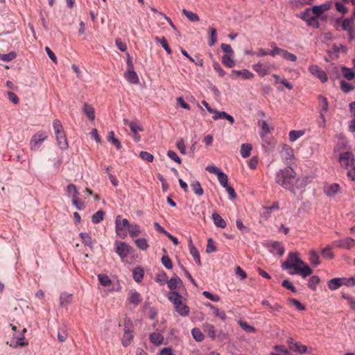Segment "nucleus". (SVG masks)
I'll use <instances>...</instances> for the list:
<instances>
[{
	"mask_svg": "<svg viewBox=\"0 0 355 355\" xmlns=\"http://www.w3.org/2000/svg\"><path fill=\"white\" fill-rule=\"evenodd\" d=\"M275 180L277 184L293 193L295 189H302L306 185V178L297 177L291 166L279 169L276 173Z\"/></svg>",
	"mask_w": 355,
	"mask_h": 355,
	"instance_id": "f257e3e1",
	"label": "nucleus"
},
{
	"mask_svg": "<svg viewBox=\"0 0 355 355\" xmlns=\"http://www.w3.org/2000/svg\"><path fill=\"white\" fill-rule=\"evenodd\" d=\"M282 268L288 270V274L291 275H300L304 279L313 272L312 269L300 258L297 252H289Z\"/></svg>",
	"mask_w": 355,
	"mask_h": 355,
	"instance_id": "f03ea898",
	"label": "nucleus"
},
{
	"mask_svg": "<svg viewBox=\"0 0 355 355\" xmlns=\"http://www.w3.org/2000/svg\"><path fill=\"white\" fill-rule=\"evenodd\" d=\"M167 297L174 306L175 311L182 317H187L189 315L190 309L187 305V299L180 295L178 291H169Z\"/></svg>",
	"mask_w": 355,
	"mask_h": 355,
	"instance_id": "7ed1b4c3",
	"label": "nucleus"
},
{
	"mask_svg": "<svg viewBox=\"0 0 355 355\" xmlns=\"http://www.w3.org/2000/svg\"><path fill=\"white\" fill-rule=\"evenodd\" d=\"M297 17L306 21L309 26H312L315 28H320V23L318 20L315 19L314 14L311 12V7L306 8L304 11L299 14Z\"/></svg>",
	"mask_w": 355,
	"mask_h": 355,
	"instance_id": "20e7f679",
	"label": "nucleus"
},
{
	"mask_svg": "<svg viewBox=\"0 0 355 355\" xmlns=\"http://www.w3.org/2000/svg\"><path fill=\"white\" fill-rule=\"evenodd\" d=\"M115 224L116 234L121 238H125L127 236L125 230H129L130 226L131 225L128 220L126 218L121 220V216L118 215L115 219Z\"/></svg>",
	"mask_w": 355,
	"mask_h": 355,
	"instance_id": "39448f33",
	"label": "nucleus"
},
{
	"mask_svg": "<svg viewBox=\"0 0 355 355\" xmlns=\"http://www.w3.org/2000/svg\"><path fill=\"white\" fill-rule=\"evenodd\" d=\"M46 138L47 135L46 132H37L30 140V149L33 151L38 150Z\"/></svg>",
	"mask_w": 355,
	"mask_h": 355,
	"instance_id": "423d86ee",
	"label": "nucleus"
},
{
	"mask_svg": "<svg viewBox=\"0 0 355 355\" xmlns=\"http://www.w3.org/2000/svg\"><path fill=\"white\" fill-rule=\"evenodd\" d=\"M342 189L338 183H327L325 182L323 187L324 193L329 198H334L335 196L340 193Z\"/></svg>",
	"mask_w": 355,
	"mask_h": 355,
	"instance_id": "0eeeda50",
	"label": "nucleus"
},
{
	"mask_svg": "<svg viewBox=\"0 0 355 355\" xmlns=\"http://www.w3.org/2000/svg\"><path fill=\"white\" fill-rule=\"evenodd\" d=\"M131 249V246L125 242H115V251L122 259H124L128 257Z\"/></svg>",
	"mask_w": 355,
	"mask_h": 355,
	"instance_id": "6e6552de",
	"label": "nucleus"
},
{
	"mask_svg": "<svg viewBox=\"0 0 355 355\" xmlns=\"http://www.w3.org/2000/svg\"><path fill=\"white\" fill-rule=\"evenodd\" d=\"M342 30L348 33L350 41L355 40V28H354L353 18L345 19L341 23Z\"/></svg>",
	"mask_w": 355,
	"mask_h": 355,
	"instance_id": "1a4fd4ad",
	"label": "nucleus"
},
{
	"mask_svg": "<svg viewBox=\"0 0 355 355\" xmlns=\"http://www.w3.org/2000/svg\"><path fill=\"white\" fill-rule=\"evenodd\" d=\"M308 69L313 76L318 78L322 83L327 82L328 77L326 72L318 65L311 64L309 66Z\"/></svg>",
	"mask_w": 355,
	"mask_h": 355,
	"instance_id": "9d476101",
	"label": "nucleus"
},
{
	"mask_svg": "<svg viewBox=\"0 0 355 355\" xmlns=\"http://www.w3.org/2000/svg\"><path fill=\"white\" fill-rule=\"evenodd\" d=\"M26 332V329L24 328L21 333H15L13 335V338L11 341L10 346L17 347L18 346L24 347L28 345V342L25 338L24 333Z\"/></svg>",
	"mask_w": 355,
	"mask_h": 355,
	"instance_id": "9b49d317",
	"label": "nucleus"
},
{
	"mask_svg": "<svg viewBox=\"0 0 355 355\" xmlns=\"http://www.w3.org/2000/svg\"><path fill=\"white\" fill-rule=\"evenodd\" d=\"M287 343L289 349L294 352L302 354L306 353L307 351L306 346L302 345L300 342L295 341L292 338H288Z\"/></svg>",
	"mask_w": 355,
	"mask_h": 355,
	"instance_id": "f8f14e48",
	"label": "nucleus"
},
{
	"mask_svg": "<svg viewBox=\"0 0 355 355\" xmlns=\"http://www.w3.org/2000/svg\"><path fill=\"white\" fill-rule=\"evenodd\" d=\"M280 155L285 164H291L293 163L292 161L294 159L295 157L293 150L291 147L288 145H284L280 152Z\"/></svg>",
	"mask_w": 355,
	"mask_h": 355,
	"instance_id": "ddd939ff",
	"label": "nucleus"
},
{
	"mask_svg": "<svg viewBox=\"0 0 355 355\" xmlns=\"http://www.w3.org/2000/svg\"><path fill=\"white\" fill-rule=\"evenodd\" d=\"M333 245L340 248L349 250L355 245V240L351 237L339 239L333 242Z\"/></svg>",
	"mask_w": 355,
	"mask_h": 355,
	"instance_id": "4468645a",
	"label": "nucleus"
},
{
	"mask_svg": "<svg viewBox=\"0 0 355 355\" xmlns=\"http://www.w3.org/2000/svg\"><path fill=\"white\" fill-rule=\"evenodd\" d=\"M125 78L131 84H138L139 79L137 73L134 71L132 63L128 61V69L125 73Z\"/></svg>",
	"mask_w": 355,
	"mask_h": 355,
	"instance_id": "2eb2a0df",
	"label": "nucleus"
},
{
	"mask_svg": "<svg viewBox=\"0 0 355 355\" xmlns=\"http://www.w3.org/2000/svg\"><path fill=\"white\" fill-rule=\"evenodd\" d=\"M339 161L346 167L352 166L354 162V155L349 151L342 153L340 154Z\"/></svg>",
	"mask_w": 355,
	"mask_h": 355,
	"instance_id": "dca6fc26",
	"label": "nucleus"
},
{
	"mask_svg": "<svg viewBox=\"0 0 355 355\" xmlns=\"http://www.w3.org/2000/svg\"><path fill=\"white\" fill-rule=\"evenodd\" d=\"M270 64L263 65L262 63L259 62L257 64H253L252 67L253 70L256 71L259 76L263 77L270 73Z\"/></svg>",
	"mask_w": 355,
	"mask_h": 355,
	"instance_id": "f3484780",
	"label": "nucleus"
},
{
	"mask_svg": "<svg viewBox=\"0 0 355 355\" xmlns=\"http://www.w3.org/2000/svg\"><path fill=\"white\" fill-rule=\"evenodd\" d=\"M311 12L314 14V16L317 20H318L319 17L325 11L329 10L330 5L329 3H323L321 5L314 6L311 7Z\"/></svg>",
	"mask_w": 355,
	"mask_h": 355,
	"instance_id": "a211bd4d",
	"label": "nucleus"
},
{
	"mask_svg": "<svg viewBox=\"0 0 355 355\" xmlns=\"http://www.w3.org/2000/svg\"><path fill=\"white\" fill-rule=\"evenodd\" d=\"M232 73L236 78L241 77L244 80H250L254 77V74L246 69H243L242 70L234 69Z\"/></svg>",
	"mask_w": 355,
	"mask_h": 355,
	"instance_id": "6ab92c4d",
	"label": "nucleus"
},
{
	"mask_svg": "<svg viewBox=\"0 0 355 355\" xmlns=\"http://www.w3.org/2000/svg\"><path fill=\"white\" fill-rule=\"evenodd\" d=\"M189 247L191 255L193 257L195 262L198 265L201 266L200 257L198 250L194 246L192 240L190 239L189 242Z\"/></svg>",
	"mask_w": 355,
	"mask_h": 355,
	"instance_id": "aec40b11",
	"label": "nucleus"
},
{
	"mask_svg": "<svg viewBox=\"0 0 355 355\" xmlns=\"http://www.w3.org/2000/svg\"><path fill=\"white\" fill-rule=\"evenodd\" d=\"M124 334L122 338V344L123 346L127 347L130 345L132 339L133 338V335L132 331L129 329L128 325H124Z\"/></svg>",
	"mask_w": 355,
	"mask_h": 355,
	"instance_id": "412c9836",
	"label": "nucleus"
},
{
	"mask_svg": "<svg viewBox=\"0 0 355 355\" xmlns=\"http://www.w3.org/2000/svg\"><path fill=\"white\" fill-rule=\"evenodd\" d=\"M55 137H56L57 144H58V146L62 150L67 149L69 147V145H68V142H67V139L65 133L62 132V134L56 135Z\"/></svg>",
	"mask_w": 355,
	"mask_h": 355,
	"instance_id": "4be33fe9",
	"label": "nucleus"
},
{
	"mask_svg": "<svg viewBox=\"0 0 355 355\" xmlns=\"http://www.w3.org/2000/svg\"><path fill=\"white\" fill-rule=\"evenodd\" d=\"M128 300L130 303L137 306L141 302V297L140 294L137 291H131L128 294Z\"/></svg>",
	"mask_w": 355,
	"mask_h": 355,
	"instance_id": "5701e85b",
	"label": "nucleus"
},
{
	"mask_svg": "<svg viewBox=\"0 0 355 355\" xmlns=\"http://www.w3.org/2000/svg\"><path fill=\"white\" fill-rule=\"evenodd\" d=\"M204 331L207 334L211 339H215L216 337V329L213 324L205 322L202 325Z\"/></svg>",
	"mask_w": 355,
	"mask_h": 355,
	"instance_id": "b1692460",
	"label": "nucleus"
},
{
	"mask_svg": "<svg viewBox=\"0 0 355 355\" xmlns=\"http://www.w3.org/2000/svg\"><path fill=\"white\" fill-rule=\"evenodd\" d=\"M149 339L155 345H160L163 343L164 336L159 333L153 332L150 334Z\"/></svg>",
	"mask_w": 355,
	"mask_h": 355,
	"instance_id": "393cba45",
	"label": "nucleus"
},
{
	"mask_svg": "<svg viewBox=\"0 0 355 355\" xmlns=\"http://www.w3.org/2000/svg\"><path fill=\"white\" fill-rule=\"evenodd\" d=\"M319 105L320 106V113H327L329 111V103L326 97L322 95L318 96Z\"/></svg>",
	"mask_w": 355,
	"mask_h": 355,
	"instance_id": "a878e982",
	"label": "nucleus"
},
{
	"mask_svg": "<svg viewBox=\"0 0 355 355\" xmlns=\"http://www.w3.org/2000/svg\"><path fill=\"white\" fill-rule=\"evenodd\" d=\"M72 294L62 293L60 296V304L61 306H67L71 302Z\"/></svg>",
	"mask_w": 355,
	"mask_h": 355,
	"instance_id": "bb28decb",
	"label": "nucleus"
},
{
	"mask_svg": "<svg viewBox=\"0 0 355 355\" xmlns=\"http://www.w3.org/2000/svg\"><path fill=\"white\" fill-rule=\"evenodd\" d=\"M211 218L214 220V224L220 228H225L226 227L225 220L216 212L212 214Z\"/></svg>",
	"mask_w": 355,
	"mask_h": 355,
	"instance_id": "cd10ccee",
	"label": "nucleus"
},
{
	"mask_svg": "<svg viewBox=\"0 0 355 355\" xmlns=\"http://www.w3.org/2000/svg\"><path fill=\"white\" fill-rule=\"evenodd\" d=\"M83 112L89 120L94 121L95 119V111L92 105L88 103H85L83 105Z\"/></svg>",
	"mask_w": 355,
	"mask_h": 355,
	"instance_id": "c85d7f7f",
	"label": "nucleus"
},
{
	"mask_svg": "<svg viewBox=\"0 0 355 355\" xmlns=\"http://www.w3.org/2000/svg\"><path fill=\"white\" fill-rule=\"evenodd\" d=\"M67 327L65 324H63L58 329V339L60 343H63L67 340Z\"/></svg>",
	"mask_w": 355,
	"mask_h": 355,
	"instance_id": "c756f323",
	"label": "nucleus"
},
{
	"mask_svg": "<svg viewBox=\"0 0 355 355\" xmlns=\"http://www.w3.org/2000/svg\"><path fill=\"white\" fill-rule=\"evenodd\" d=\"M305 134V131L303 130H293L289 132V140L291 142H294L299 138L302 137Z\"/></svg>",
	"mask_w": 355,
	"mask_h": 355,
	"instance_id": "7c9ffc66",
	"label": "nucleus"
},
{
	"mask_svg": "<svg viewBox=\"0 0 355 355\" xmlns=\"http://www.w3.org/2000/svg\"><path fill=\"white\" fill-rule=\"evenodd\" d=\"M178 284H182V280L177 276L171 277L168 282L167 285L170 288V291H177L176 288Z\"/></svg>",
	"mask_w": 355,
	"mask_h": 355,
	"instance_id": "2f4dec72",
	"label": "nucleus"
},
{
	"mask_svg": "<svg viewBox=\"0 0 355 355\" xmlns=\"http://www.w3.org/2000/svg\"><path fill=\"white\" fill-rule=\"evenodd\" d=\"M259 125H261L260 137L261 139H263L270 132V128L266 121H261L259 122Z\"/></svg>",
	"mask_w": 355,
	"mask_h": 355,
	"instance_id": "473e14b6",
	"label": "nucleus"
},
{
	"mask_svg": "<svg viewBox=\"0 0 355 355\" xmlns=\"http://www.w3.org/2000/svg\"><path fill=\"white\" fill-rule=\"evenodd\" d=\"M207 306L210 308V309L213 311V314L216 317L220 318L222 320H225L226 314L224 311H220L216 306L210 303L207 304Z\"/></svg>",
	"mask_w": 355,
	"mask_h": 355,
	"instance_id": "72a5a7b5",
	"label": "nucleus"
},
{
	"mask_svg": "<svg viewBox=\"0 0 355 355\" xmlns=\"http://www.w3.org/2000/svg\"><path fill=\"white\" fill-rule=\"evenodd\" d=\"M341 283L340 277H336L329 280L327 285L330 290L335 291L342 286Z\"/></svg>",
	"mask_w": 355,
	"mask_h": 355,
	"instance_id": "f704fd0d",
	"label": "nucleus"
},
{
	"mask_svg": "<svg viewBox=\"0 0 355 355\" xmlns=\"http://www.w3.org/2000/svg\"><path fill=\"white\" fill-rule=\"evenodd\" d=\"M341 71L343 76L348 80H353L355 78V71L351 69L346 67H342Z\"/></svg>",
	"mask_w": 355,
	"mask_h": 355,
	"instance_id": "c9c22d12",
	"label": "nucleus"
},
{
	"mask_svg": "<svg viewBox=\"0 0 355 355\" xmlns=\"http://www.w3.org/2000/svg\"><path fill=\"white\" fill-rule=\"evenodd\" d=\"M144 275V271L141 267L135 268L132 271L133 279L137 282H140Z\"/></svg>",
	"mask_w": 355,
	"mask_h": 355,
	"instance_id": "e433bc0d",
	"label": "nucleus"
},
{
	"mask_svg": "<svg viewBox=\"0 0 355 355\" xmlns=\"http://www.w3.org/2000/svg\"><path fill=\"white\" fill-rule=\"evenodd\" d=\"M252 147L250 144H243L241 146V155L243 158H247L250 155Z\"/></svg>",
	"mask_w": 355,
	"mask_h": 355,
	"instance_id": "4c0bfd02",
	"label": "nucleus"
},
{
	"mask_svg": "<svg viewBox=\"0 0 355 355\" xmlns=\"http://www.w3.org/2000/svg\"><path fill=\"white\" fill-rule=\"evenodd\" d=\"M155 40L162 45V46L166 51L167 54L171 55L172 53V50L170 48V46H168L167 41L164 37H155Z\"/></svg>",
	"mask_w": 355,
	"mask_h": 355,
	"instance_id": "58836bf2",
	"label": "nucleus"
},
{
	"mask_svg": "<svg viewBox=\"0 0 355 355\" xmlns=\"http://www.w3.org/2000/svg\"><path fill=\"white\" fill-rule=\"evenodd\" d=\"M340 89L345 94H348L354 90V87L349 83L346 82L344 80L340 81Z\"/></svg>",
	"mask_w": 355,
	"mask_h": 355,
	"instance_id": "ea45409f",
	"label": "nucleus"
},
{
	"mask_svg": "<svg viewBox=\"0 0 355 355\" xmlns=\"http://www.w3.org/2000/svg\"><path fill=\"white\" fill-rule=\"evenodd\" d=\"M191 334L193 339L198 342H201L204 340L205 336L200 329L195 327L191 330Z\"/></svg>",
	"mask_w": 355,
	"mask_h": 355,
	"instance_id": "a19ab883",
	"label": "nucleus"
},
{
	"mask_svg": "<svg viewBox=\"0 0 355 355\" xmlns=\"http://www.w3.org/2000/svg\"><path fill=\"white\" fill-rule=\"evenodd\" d=\"M80 237L82 240V242L85 245L89 246V248H92L93 246V241L89 236V234L86 232H81L80 234Z\"/></svg>",
	"mask_w": 355,
	"mask_h": 355,
	"instance_id": "79ce46f5",
	"label": "nucleus"
},
{
	"mask_svg": "<svg viewBox=\"0 0 355 355\" xmlns=\"http://www.w3.org/2000/svg\"><path fill=\"white\" fill-rule=\"evenodd\" d=\"M182 12L190 21L196 22L200 20L198 15L192 11H189L184 8L182 10Z\"/></svg>",
	"mask_w": 355,
	"mask_h": 355,
	"instance_id": "37998d69",
	"label": "nucleus"
},
{
	"mask_svg": "<svg viewBox=\"0 0 355 355\" xmlns=\"http://www.w3.org/2000/svg\"><path fill=\"white\" fill-rule=\"evenodd\" d=\"M270 248H272V251H277V254L280 256L283 255L284 253V246L277 241H272L270 243Z\"/></svg>",
	"mask_w": 355,
	"mask_h": 355,
	"instance_id": "c03bdc74",
	"label": "nucleus"
},
{
	"mask_svg": "<svg viewBox=\"0 0 355 355\" xmlns=\"http://www.w3.org/2000/svg\"><path fill=\"white\" fill-rule=\"evenodd\" d=\"M128 232L131 237H137L141 233V227L139 225L136 223H132L130 226Z\"/></svg>",
	"mask_w": 355,
	"mask_h": 355,
	"instance_id": "a18cd8bd",
	"label": "nucleus"
},
{
	"mask_svg": "<svg viewBox=\"0 0 355 355\" xmlns=\"http://www.w3.org/2000/svg\"><path fill=\"white\" fill-rule=\"evenodd\" d=\"M191 187L193 192L198 196H202L204 191L201 187L200 182L195 181L191 184Z\"/></svg>",
	"mask_w": 355,
	"mask_h": 355,
	"instance_id": "49530a36",
	"label": "nucleus"
},
{
	"mask_svg": "<svg viewBox=\"0 0 355 355\" xmlns=\"http://www.w3.org/2000/svg\"><path fill=\"white\" fill-rule=\"evenodd\" d=\"M239 326L248 333H255L257 329L254 327L248 324L246 322L239 320L238 322Z\"/></svg>",
	"mask_w": 355,
	"mask_h": 355,
	"instance_id": "de8ad7c7",
	"label": "nucleus"
},
{
	"mask_svg": "<svg viewBox=\"0 0 355 355\" xmlns=\"http://www.w3.org/2000/svg\"><path fill=\"white\" fill-rule=\"evenodd\" d=\"M98 279L99 283L103 286H109L112 284L110 278L105 274H99Z\"/></svg>",
	"mask_w": 355,
	"mask_h": 355,
	"instance_id": "09e8293b",
	"label": "nucleus"
},
{
	"mask_svg": "<svg viewBox=\"0 0 355 355\" xmlns=\"http://www.w3.org/2000/svg\"><path fill=\"white\" fill-rule=\"evenodd\" d=\"M137 247L141 250H146L149 248V245L146 239H138L135 241Z\"/></svg>",
	"mask_w": 355,
	"mask_h": 355,
	"instance_id": "8fccbe9b",
	"label": "nucleus"
},
{
	"mask_svg": "<svg viewBox=\"0 0 355 355\" xmlns=\"http://www.w3.org/2000/svg\"><path fill=\"white\" fill-rule=\"evenodd\" d=\"M309 261L311 264L316 266L320 264V259L317 252L314 250H311L309 252Z\"/></svg>",
	"mask_w": 355,
	"mask_h": 355,
	"instance_id": "3c124183",
	"label": "nucleus"
},
{
	"mask_svg": "<svg viewBox=\"0 0 355 355\" xmlns=\"http://www.w3.org/2000/svg\"><path fill=\"white\" fill-rule=\"evenodd\" d=\"M272 139L271 138H268V135L266 136L263 139H261L262 146L266 150H270L274 148V145L272 143Z\"/></svg>",
	"mask_w": 355,
	"mask_h": 355,
	"instance_id": "603ef678",
	"label": "nucleus"
},
{
	"mask_svg": "<svg viewBox=\"0 0 355 355\" xmlns=\"http://www.w3.org/2000/svg\"><path fill=\"white\" fill-rule=\"evenodd\" d=\"M107 140L110 142H112L118 150L121 148V143L119 140L114 137V132L113 131L109 132L107 135Z\"/></svg>",
	"mask_w": 355,
	"mask_h": 355,
	"instance_id": "864d4df0",
	"label": "nucleus"
},
{
	"mask_svg": "<svg viewBox=\"0 0 355 355\" xmlns=\"http://www.w3.org/2000/svg\"><path fill=\"white\" fill-rule=\"evenodd\" d=\"M105 213L103 210H98L96 211L92 217V221L94 224L99 223L101 220H103Z\"/></svg>",
	"mask_w": 355,
	"mask_h": 355,
	"instance_id": "5fc2aeb1",
	"label": "nucleus"
},
{
	"mask_svg": "<svg viewBox=\"0 0 355 355\" xmlns=\"http://www.w3.org/2000/svg\"><path fill=\"white\" fill-rule=\"evenodd\" d=\"M322 256L325 259H333L334 255L332 252V247L327 245L321 251Z\"/></svg>",
	"mask_w": 355,
	"mask_h": 355,
	"instance_id": "6e6d98bb",
	"label": "nucleus"
},
{
	"mask_svg": "<svg viewBox=\"0 0 355 355\" xmlns=\"http://www.w3.org/2000/svg\"><path fill=\"white\" fill-rule=\"evenodd\" d=\"M66 191L68 196H71L72 198L73 196H78L79 195V191L73 184H69L67 187Z\"/></svg>",
	"mask_w": 355,
	"mask_h": 355,
	"instance_id": "4d7b16f0",
	"label": "nucleus"
},
{
	"mask_svg": "<svg viewBox=\"0 0 355 355\" xmlns=\"http://www.w3.org/2000/svg\"><path fill=\"white\" fill-rule=\"evenodd\" d=\"M271 47H272V50H270V55L274 57L276 55H281L282 56L283 52L285 49L279 48L276 46L275 43L272 42L270 44Z\"/></svg>",
	"mask_w": 355,
	"mask_h": 355,
	"instance_id": "13d9d810",
	"label": "nucleus"
},
{
	"mask_svg": "<svg viewBox=\"0 0 355 355\" xmlns=\"http://www.w3.org/2000/svg\"><path fill=\"white\" fill-rule=\"evenodd\" d=\"M53 130H54L55 135L62 134V132H64L63 130V128L61 124V122L58 119H55L53 121Z\"/></svg>",
	"mask_w": 355,
	"mask_h": 355,
	"instance_id": "bf43d9fd",
	"label": "nucleus"
},
{
	"mask_svg": "<svg viewBox=\"0 0 355 355\" xmlns=\"http://www.w3.org/2000/svg\"><path fill=\"white\" fill-rule=\"evenodd\" d=\"M319 282L320 278L318 276L313 275L309 278L308 281V286L312 290H315Z\"/></svg>",
	"mask_w": 355,
	"mask_h": 355,
	"instance_id": "052dcab7",
	"label": "nucleus"
},
{
	"mask_svg": "<svg viewBox=\"0 0 355 355\" xmlns=\"http://www.w3.org/2000/svg\"><path fill=\"white\" fill-rule=\"evenodd\" d=\"M222 62L225 66H227L229 68L233 67L235 64V62L233 60V59H232V58L227 54H225L222 57Z\"/></svg>",
	"mask_w": 355,
	"mask_h": 355,
	"instance_id": "680f3d73",
	"label": "nucleus"
},
{
	"mask_svg": "<svg viewBox=\"0 0 355 355\" xmlns=\"http://www.w3.org/2000/svg\"><path fill=\"white\" fill-rule=\"evenodd\" d=\"M218 180L221 184L223 187H226L228 185V177L227 175L223 173V171L217 175Z\"/></svg>",
	"mask_w": 355,
	"mask_h": 355,
	"instance_id": "e2e57ef3",
	"label": "nucleus"
},
{
	"mask_svg": "<svg viewBox=\"0 0 355 355\" xmlns=\"http://www.w3.org/2000/svg\"><path fill=\"white\" fill-rule=\"evenodd\" d=\"M217 40L216 30L214 28H210V36L209 40V45L212 46L215 44Z\"/></svg>",
	"mask_w": 355,
	"mask_h": 355,
	"instance_id": "0e129e2a",
	"label": "nucleus"
},
{
	"mask_svg": "<svg viewBox=\"0 0 355 355\" xmlns=\"http://www.w3.org/2000/svg\"><path fill=\"white\" fill-rule=\"evenodd\" d=\"M341 286H353L355 285V279L354 277H340Z\"/></svg>",
	"mask_w": 355,
	"mask_h": 355,
	"instance_id": "69168bd1",
	"label": "nucleus"
},
{
	"mask_svg": "<svg viewBox=\"0 0 355 355\" xmlns=\"http://www.w3.org/2000/svg\"><path fill=\"white\" fill-rule=\"evenodd\" d=\"M161 261L166 268L171 269L173 268L172 261L168 255L163 256Z\"/></svg>",
	"mask_w": 355,
	"mask_h": 355,
	"instance_id": "338daca9",
	"label": "nucleus"
},
{
	"mask_svg": "<svg viewBox=\"0 0 355 355\" xmlns=\"http://www.w3.org/2000/svg\"><path fill=\"white\" fill-rule=\"evenodd\" d=\"M139 156L143 160L147 161L148 162H152L154 159L153 155L146 151L140 152Z\"/></svg>",
	"mask_w": 355,
	"mask_h": 355,
	"instance_id": "774afa93",
	"label": "nucleus"
}]
</instances>
